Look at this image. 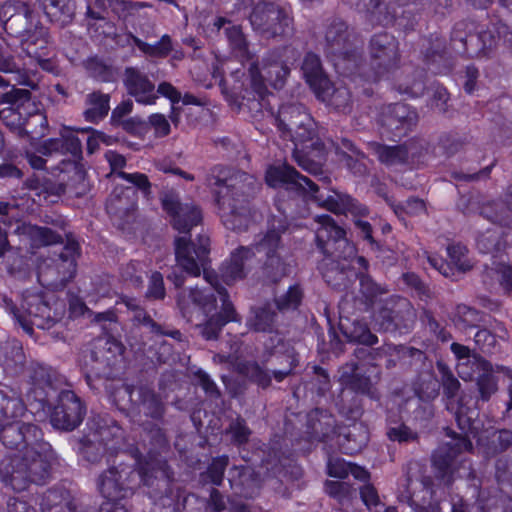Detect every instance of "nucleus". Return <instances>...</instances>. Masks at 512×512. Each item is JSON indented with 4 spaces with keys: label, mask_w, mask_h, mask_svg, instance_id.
<instances>
[{
    "label": "nucleus",
    "mask_w": 512,
    "mask_h": 512,
    "mask_svg": "<svg viewBox=\"0 0 512 512\" xmlns=\"http://www.w3.org/2000/svg\"><path fill=\"white\" fill-rule=\"evenodd\" d=\"M129 37L141 52L151 58H165L173 49L171 38L168 35H163L155 44L144 42L133 34H129Z\"/></svg>",
    "instance_id": "3c124183"
},
{
    "label": "nucleus",
    "mask_w": 512,
    "mask_h": 512,
    "mask_svg": "<svg viewBox=\"0 0 512 512\" xmlns=\"http://www.w3.org/2000/svg\"><path fill=\"white\" fill-rule=\"evenodd\" d=\"M317 98L326 102L329 106L333 107L338 112L344 114L350 113L352 110V97L351 92L347 87L340 86L334 88L331 81L323 93H315Z\"/></svg>",
    "instance_id": "ea45409f"
},
{
    "label": "nucleus",
    "mask_w": 512,
    "mask_h": 512,
    "mask_svg": "<svg viewBox=\"0 0 512 512\" xmlns=\"http://www.w3.org/2000/svg\"><path fill=\"white\" fill-rule=\"evenodd\" d=\"M129 398L132 412L144 416L145 420L162 421L167 405L163 397L148 384H123L117 391Z\"/></svg>",
    "instance_id": "ddd939ff"
},
{
    "label": "nucleus",
    "mask_w": 512,
    "mask_h": 512,
    "mask_svg": "<svg viewBox=\"0 0 512 512\" xmlns=\"http://www.w3.org/2000/svg\"><path fill=\"white\" fill-rule=\"evenodd\" d=\"M28 378L35 390L48 395L50 390H57L63 383L62 376L52 367L38 362H31L27 368Z\"/></svg>",
    "instance_id": "7c9ffc66"
},
{
    "label": "nucleus",
    "mask_w": 512,
    "mask_h": 512,
    "mask_svg": "<svg viewBox=\"0 0 512 512\" xmlns=\"http://www.w3.org/2000/svg\"><path fill=\"white\" fill-rule=\"evenodd\" d=\"M209 244L210 240L205 235L198 236V244L187 236L177 237L174 241L176 268L172 270L167 278L173 282L175 287L180 288L185 283L182 272L192 277H198L203 271L205 280L217 292L222 303L221 311L215 315L221 318L224 325L228 322H238L240 318L229 299L226 288L220 283L219 275L206 268L209 262Z\"/></svg>",
    "instance_id": "39448f33"
},
{
    "label": "nucleus",
    "mask_w": 512,
    "mask_h": 512,
    "mask_svg": "<svg viewBox=\"0 0 512 512\" xmlns=\"http://www.w3.org/2000/svg\"><path fill=\"white\" fill-rule=\"evenodd\" d=\"M325 41V50L328 56L334 53H343V50L353 43L348 26L340 19H334L329 24L325 34Z\"/></svg>",
    "instance_id": "72a5a7b5"
},
{
    "label": "nucleus",
    "mask_w": 512,
    "mask_h": 512,
    "mask_svg": "<svg viewBox=\"0 0 512 512\" xmlns=\"http://www.w3.org/2000/svg\"><path fill=\"white\" fill-rule=\"evenodd\" d=\"M423 62L436 74L447 73L452 68L446 40L438 34H431L421 44Z\"/></svg>",
    "instance_id": "393cba45"
},
{
    "label": "nucleus",
    "mask_w": 512,
    "mask_h": 512,
    "mask_svg": "<svg viewBox=\"0 0 512 512\" xmlns=\"http://www.w3.org/2000/svg\"><path fill=\"white\" fill-rule=\"evenodd\" d=\"M447 409L454 414L461 434L439 447L432 455V462L437 471V477L441 478L446 485H451L454 480L455 458L460 453L473 448L470 436L476 435L477 428L474 426L476 413L466 406L465 397H459L457 402L452 401L447 404Z\"/></svg>",
    "instance_id": "0eeeda50"
},
{
    "label": "nucleus",
    "mask_w": 512,
    "mask_h": 512,
    "mask_svg": "<svg viewBox=\"0 0 512 512\" xmlns=\"http://www.w3.org/2000/svg\"><path fill=\"white\" fill-rule=\"evenodd\" d=\"M370 66L375 81L383 74L398 66L400 60L399 43L396 38L388 33L375 34L369 45Z\"/></svg>",
    "instance_id": "a211bd4d"
},
{
    "label": "nucleus",
    "mask_w": 512,
    "mask_h": 512,
    "mask_svg": "<svg viewBox=\"0 0 512 512\" xmlns=\"http://www.w3.org/2000/svg\"><path fill=\"white\" fill-rule=\"evenodd\" d=\"M339 372L340 382L351 391L371 398L376 396L375 385L380 379L379 373H376L373 379L356 362L344 364Z\"/></svg>",
    "instance_id": "bb28decb"
},
{
    "label": "nucleus",
    "mask_w": 512,
    "mask_h": 512,
    "mask_svg": "<svg viewBox=\"0 0 512 512\" xmlns=\"http://www.w3.org/2000/svg\"><path fill=\"white\" fill-rule=\"evenodd\" d=\"M415 320V311L406 298L390 297L374 312V326L383 332L409 329Z\"/></svg>",
    "instance_id": "4468645a"
},
{
    "label": "nucleus",
    "mask_w": 512,
    "mask_h": 512,
    "mask_svg": "<svg viewBox=\"0 0 512 512\" xmlns=\"http://www.w3.org/2000/svg\"><path fill=\"white\" fill-rule=\"evenodd\" d=\"M86 406L71 390H62L50 414L51 425L58 430L73 431L83 421Z\"/></svg>",
    "instance_id": "dca6fc26"
},
{
    "label": "nucleus",
    "mask_w": 512,
    "mask_h": 512,
    "mask_svg": "<svg viewBox=\"0 0 512 512\" xmlns=\"http://www.w3.org/2000/svg\"><path fill=\"white\" fill-rule=\"evenodd\" d=\"M23 233L36 247L62 244L64 241L62 234L46 226L28 224L23 227Z\"/></svg>",
    "instance_id": "37998d69"
},
{
    "label": "nucleus",
    "mask_w": 512,
    "mask_h": 512,
    "mask_svg": "<svg viewBox=\"0 0 512 512\" xmlns=\"http://www.w3.org/2000/svg\"><path fill=\"white\" fill-rule=\"evenodd\" d=\"M301 71L307 84L314 91V93H323L329 85V78L323 69L320 57L313 53L308 52L302 62Z\"/></svg>",
    "instance_id": "2f4dec72"
},
{
    "label": "nucleus",
    "mask_w": 512,
    "mask_h": 512,
    "mask_svg": "<svg viewBox=\"0 0 512 512\" xmlns=\"http://www.w3.org/2000/svg\"><path fill=\"white\" fill-rule=\"evenodd\" d=\"M160 201L163 210L170 217L171 225L180 233L188 234L202 221L199 207L192 202L182 203L174 190H163L160 193Z\"/></svg>",
    "instance_id": "2eb2a0df"
},
{
    "label": "nucleus",
    "mask_w": 512,
    "mask_h": 512,
    "mask_svg": "<svg viewBox=\"0 0 512 512\" xmlns=\"http://www.w3.org/2000/svg\"><path fill=\"white\" fill-rule=\"evenodd\" d=\"M343 333L350 342H357L364 346H373L378 343V337L371 332L367 324L360 321L352 323L351 328H346Z\"/></svg>",
    "instance_id": "13d9d810"
},
{
    "label": "nucleus",
    "mask_w": 512,
    "mask_h": 512,
    "mask_svg": "<svg viewBox=\"0 0 512 512\" xmlns=\"http://www.w3.org/2000/svg\"><path fill=\"white\" fill-rule=\"evenodd\" d=\"M172 482L168 467L163 465L155 468L150 464L137 467L136 460L119 461L102 471L97 479V487L103 497L111 501H121L134 495L141 485L154 488L153 497L167 490Z\"/></svg>",
    "instance_id": "423d86ee"
},
{
    "label": "nucleus",
    "mask_w": 512,
    "mask_h": 512,
    "mask_svg": "<svg viewBox=\"0 0 512 512\" xmlns=\"http://www.w3.org/2000/svg\"><path fill=\"white\" fill-rule=\"evenodd\" d=\"M437 370L440 374V384L443 388V395L446 398V405L452 401L457 402L460 395L461 383L453 374L451 369L443 362H437Z\"/></svg>",
    "instance_id": "49530a36"
},
{
    "label": "nucleus",
    "mask_w": 512,
    "mask_h": 512,
    "mask_svg": "<svg viewBox=\"0 0 512 512\" xmlns=\"http://www.w3.org/2000/svg\"><path fill=\"white\" fill-rule=\"evenodd\" d=\"M225 35L232 50L237 56L249 59L248 43L240 26H228L225 28Z\"/></svg>",
    "instance_id": "0e129e2a"
},
{
    "label": "nucleus",
    "mask_w": 512,
    "mask_h": 512,
    "mask_svg": "<svg viewBox=\"0 0 512 512\" xmlns=\"http://www.w3.org/2000/svg\"><path fill=\"white\" fill-rule=\"evenodd\" d=\"M87 104L90 106L85 112L86 120L97 122L105 118L110 110L109 102L110 95L104 94L101 91H94L87 95Z\"/></svg>",
    "instance_id": "de8ad7c7"
},
{
    "label": "nucleus",
    "mask_w": 512,
    "mask_h": 512,
    "mask_svg": "<svg viewBox=\"0 0 512 512\" xmlns=\"http://www.w3.org/2000/svg\"><path fill=\"white\" fill-rule=\"evenodd\" d=\"M512 444V430L503 429L491 437V440L486 448L488 456H495L499 453L506 451Z\"/></svg>",
    "instance_id": "774afa93"
},
{
    "label": "nucleus",
    "mask_w": 512,
    "mask_h": 512,
    "mask_svg": "<svg viewBox=\"0 0 512 512\" xmlns=\"http://www.w3.org/2000/svg\"><path fill=\"white\" fill-rule=\"evenodd\" d=\"M0 21L7 34L20 39L22 49L29 57H40L38 50L48 44L49 33L27 3H4L0 7Z\"/></svg>",
    "instance_id": "6e6552de"
},
{
    "label": "nucleus",
    "mask_w": 512,
    "mask_h": 512,
    "mask_svg": "<svg viewBox=\"0 0 512 512\" xmlns=\"http://www.w3.org/2000/svg\"><path fill=\"white\" fill-rule=\"evenodd\" d=\"M330 57L339 73L345 76L358 75L367 81H375L371 66L365 64L361 49L354 43L347 46L343 53H334Z\"/></svg>",
    "instance_id": "4be33fe9"
},
{
    "label": "nucleus",
    "mask_w": 512,
    "mask_h": 512,
    "mask_svg": "<svg viewBox=\"0 0 512 512\" xmlns=\"http://www.w3.org/2000/svg\"><path fill=\"white\" fill-rule=\"evenodd\" d=\"M24 410L21 400L17 397H8L3 391H0V429L7 425L12 418L19 416Z\"/></svg>",
    "instance_id": "6e6d98bb"
},
{
    "label": "nucleus",
    "mask_w": 512,
    "mask_h": 512,
    "mask_svg": "<svg viewBox=\"0 0 512 512\" xmlns=\"http://www.w3.org/2000/svg\"><path fill=\"white\" fill-rule=\"evenodd\" d=\"M119 448V441L112 429L101 426L81 439L80 452L91 464H99L104 458L109 463V457L114 456Z\"/></svg>",
    "instance_id": "6ab92c4d"
},
{
    "label": "nucleus",
    "mask_w": 512,
    "mask_h": 512,
    "mask_svg": "<svg viewBox=\"0 0 512 512\" xmlns=\"http://www.w3.org/2000/svg\"><path fill=\"white\" fill-rule=\"evenodd\" d=\"M212 288H190L188 293H183L178 297V306L184 318L191 321L193 310L191 305L198 307L204 313H210L215 310L217 300Z\"/></svg>",
    "instance_id": "c756f323"
},
{
    "label": "nucleus",
    "mask_w": 512,
    "mask_h": 512,
    "mask_svg": "<svg viewBox=\"0 0 512 512\" xmlns=\"http://www.w3.org/2000/svg\"><path fill=\"white\" fill-rule=\"evenodd\" d=\"M251 313L252 315L247 321L251 330L263 333H272L275 330L276 313L270 305L252 308Z\"/></svg>",
    "instance_id": "c03bdc74"
},
{
    "label": "nucleus",
    "mask_w": 512,
    "mask_h": 512,
    "mask_svg": "<svg viewBox=\"0 0 512 512\" xmlns=\"http://www.w3.org/2000/svg\"><path fill=\"white\" fill-rule=\"evenodd\" d=\"M481 216L493 224L504 227L512 225V212L508 209V203L504 196L502 200H488L485 198Z\"/></svg>",
    "instance_id": "a19ab883"
},
{
    "label": "nucleus",
    "mask_w": 512,
    "mask_h": 512,
    "mask_svg": "<svg viewBox=\"0 0 512 512\" xmlns=\"http://www.w3.org/2000/svg\"><path fill=\"white\" fill-rule=\"evenodd\" d=\"M227 480L234 496L251 499L259 494L261 477L250 466H232L228 471Z\"/></svg>",
    "instance_id": "b1692460"
},
{
    "label": "nucleus",
    "mask_w": 512,
    "mask_h": 512,
    "mask_svg": "<svg viewBox=\"0 0 512 512\" xmlns=\"http://www.w3.org/2000/svg\"><path fill=\"white\" fill-rule=\"evenodd\" d=\"M46 512H78V506L74 500H62L61 494L57 491H48L42 502Z\"/></svg>",
    "instance_id": "bf43d9fd"
},
{
    "label": "nucleus",
    "mask_w": 512,
    "mask_h": 512,
    "mask_svg": "<svg viewBox=\"0 0 512 512\" xmlns=\"http://www.w3.org/2000/svg\"><path fill=\"white\" fill-rule=\"evenodd\" d=\"M256 253L254 243L237 248L231 253L230 260L222 265L221 280L227 285H232L236 281L244 279L251 269Z\"/></svg>",
    "instance_id": "5701e85b"
},
{
    "label": "nucleus",
    "mask_w": 512,
    "mask_h": 512,
    "mask_svg": "<svg viewBox=\"0 0 512 512\" xmlns=\"http://www.w3.org/2000/svg\"><path fill=\"white\" fill-rule=\"evenodd\" d=\"M123 352V346L114 340H106L103 345L97 346L90 356V372L95 377H109L112 372V366L115 364L117 356Z\"/></svg>",
    "instance_id": "c85d7f7f"
},
{
    "label": "nucleus",
    "mask_w": 512,
    "mask_h": 512,
    "mask_svg": "<svg viewBox=\"0 0 512 512\" xmlns=\"http://www.w3.org/2000/svg\"><path fill=\"white\" fill-rule=\"evenodd\" d=\"M418 122L417 112L408 104L394 103L382 108L379 123L389 137L406 136Z\"/></svg>",
    "instance_id": "aec40b11"
},
{
    "label": "nucleus",
    "mask_w": 512,
    "mask_h": 512,
    "mask_svg": "<svg viewBox=\"0 0 512 512\" xmlns=\"http://www.w3.org/2000/svg\"><path fill=\"white\" fill-rule=\"evenodd\" d=\"M476 23L470 20L457 22L451 32L453 49L468 57H484L480 38L476 33Z\"/></svg>",
    "instance_id": "a878e982"
},
{
    "label": "nucleus",
    "mask_w": 512,
    "mask_h": 512,
    "mask_svg": "<svg viewBox=\"0 0 512 512\" xmlns=\"http://www.w3.org/2000/svg\"><path fill=\"white\" fill-rule=\"evenodd\" d=\"M307 424L313 437L321 441L337 435L339 431L334 417L326 410L315 409L310 412Z\"/></svg>",
    "instance_id": "f704fd0d"
},
{
    "label": "nucleus",
    "mask_w": 512,
    "mask_h": 512,
    "mask_svg": "<svg viewBox=\"0 0 512 512\" xmlns=\"http://www.w3.org/2000/svg\"><path fill=\"white\" fill-rule=\"evenodd\" d=\"M277 127L283 139L295 144L292 153L294 161L308 173L318 177V183L301 175L293 166L282 164L271 166L266 171V182L271 187L291 184L309 195L320 207L335 214L350 212L356 216L368 214V208L352 196L335 190L324 195L321 189H328L331 178L323 174L322 163L325 160V144L318 135L317 123L299 103L280 107L276 117Z\"/></svg>",
    "instance_id": "f257e3e1"
},
{
    "label": "nucleus",
    "mask_w": 512,
    "mask_h": 512,
    "mask_svg": "<svg viewBox=\"0 0 512 512\" xmlns=\"http://www.w3.org/2000/svg\"><path fill=\"white\" fill-rule=\"evenodd\" d=\"M480 512H512V498L499 491L481 498L478 506Z\"/></svg>",
    "instance_id": "4d7b16f0"
},
{
    "label": "nucleus",
    "mask_w": 512,
    "mask_h": 512,
    "mask_svg": "<svg viewBox=\"0 0 512 512\" xmlns=\"http://www.w3.org/2000/svg\"><path fill=\"white\" fill-rule=\"evenodd\" d=\"M286 230L285 220L272 217L268 222L267 231L259 234L254 241L257 253L265 255L258 275L264 283L277 284L290 274V264L280 255V250L283 248L281 236Z\"/></svg>",
    "instance_id": "1a4fd4ad"
},
{
    "label": "nucleus",
    "mask_w": 512,
    "mask_h": 512,
    "mask_svg": "<svg viewBox=\"0 0 512 512\" xmlns=\"http://www.w3.org/2000/svg\"><path fill=\"white\" fill-rule=\"evenodd\" d=\"M273 361L275 365L271 367V373L277 383H281L287 377L294 374V370L298 365V359L293 348H287L285 352L279 353L278 350L274 351Z\"/></svg>",
    "instance_id": "79ce46f5"
},
{
    "label": "nucleus",
    "mask_w": 512,
    "mask_h": 512,
    "mask_svg": "<svg viewBox=\"0 0 512 512\" xmlns=\"http://www.w3.org/2000/svg\"><path fill=\"white\" fill-rule=\"evenodd\" d=\"M476 365L483 369V373L478 376L476 382L480 399L482 401H488L498 390L497 379L492 373V365L489 362L479 360Z\"/></svg>",
    "instance_id": "09e8293b"
},
{
    "label": "nucleus",
    "mask_w": 512,
    "mask_h": 512,
    "mask_svg": "<svg viewBox=\"0 0 512 512\" xmlns=\"http://www.w3.org/2000/svg\"><path fill=\"white\" fill-rule=\"evenodd\" d=\"M453 321L461 330L478 328L483 322V315L478 310L470 306L459 304L456 307Z\"/></svg>",
    "instance_id": "864d4df0"
},
{
    "label": "nucleus",
    "mask_w": 512,
    "mask_h": 512,
    "mask_svg": "<svg viewBox=\"0 0 512 512\" xmlns=\"http://www.w3.org/2000/svg\"><path fill=\"white\" fill-rule=\"evenodd\" d=\"M368 270L357 271L355 279L359 280L361 302L364 305L363 310L368 312L373 308L375 300L378 296L387 293V289L376 283L367 273Z\"/></svg>",
    "instance_id": "58836bf2"
},
{
    "label": "nucleus",
    "mask_w": 512,
    "mask_h": 512,
    "mask_svg": "<svg viewBox=\"0 0 512 512\" xmlns=\"http://www.w3.org/2000/svg\"><path fill=\"white\" fill-rule=\"evenodd\" d=\"M223 224L233 231H245L250 223V198L258 183L247 173L216 165L207 175Z\"/></svg>",
    "instance_id": "20e7f679"
},
{
    "label": "nucleus",
    "mask_w": 512,
    "mask_h": 512,
    "mask_svg": "<svg viewBox=\"0 0 512 512\" xmlns=\"http://www.w3.org/2000/svg\"><path fill=\"white\" fill-rule=\"evenodd\" d=\"M106 209L119 221L118 226L125 229V226L135 219V192L131 188H121L119 192L118 189H115L108 199Z\"/></svg>",
    "instance_id": "cd10ccee"
},
{
    "label": "nucleus",
    "mask_w": 512,
    "mask_h": 512,
    "mask_svg": "<svg viewBox=\"0 0 512 512\" xmlns=\"http://www.w3.org/2000/svg\"><path fill=\"white\" fill-rule=\"evenodd\" d=\"M355 4L360 11L368 14L372 23L379 25L387 23L386 7L381 0H358Z\"/></svg>",
    "instance_id": "e2e57ef3"
},
{
    "label": "nucleus",
    "mask_w": 512,
    "mask_h": 512,
    "mask_svg": "<svg viewBox=\"0 0 512 512\" xmlns=\"http://www.w3.org/2000/svg\"><path fill=\"white\" fill-rule=\"evenodd\" d=\"M84 67L89 75L101 82L115 80L116 71L112 65L99 57H90L84 62Z\"/></svg>",
    "instance_id": "5fc2aeb1"
},
{
    "label": "nucleus",
    "mask_w": 512,
    "mask_h": 512,
    "mask_svg": "<svg viewBox=\"0 0 512 512\" xmlns=\"http://www.w3.org/2000/svg\"><path fill=\"white\" fill-rule=\"evenodd\" d=\"M249 20L253 29L266 39L284 40L294 33L293 18L285 8L274 3H258Z\"/></svg>",
    "instance_id": "f8f14e48"
},
{
    "label": "nucleus",
    "mask_w": 512,
    "mask_h": 512,
    "mask_svg": "<svg viewBox=\"0 0 512 512\" xmlns=\"http://www.w3.org/2000/svg\"><path fill=\"white\" fill-rule=\"evenodd\" d=\"M46 16L51 22L61 27L69 24L75 15V2L73 0H38Z\"/></svg>",
    "instance_id": "c9c22d12"
},
{
    "label": "nucleus",
    "mask_w": 512,
    "mask_h": 512,
    "mask_svg": "<svg viewBox=\"0 0 512 512\" xmlns=\"http://www.w3.org/2000/svg\"><path fill=\"white\" fill-rule=\"evenodd\" d=\"M165 418L162 421L144 420L141 427L144 433L149 437L151 444L156 448H162L167 445L168 439L166 430L163 428Z\"/></svg>",
    "instance_id": "052dcab7"
},
{
    "label": "nucleus",
    "mask_w": 512,
    "mask_h": 512,
    "mask_svg": "<svg viewBox=\"0 0 512 512\" xmlns=\"http://www.w3.org/2000/svg\"><path fill=\"white\" fill-rule=\"evenodd\" d=\"M320 226L316 230L317 248L326 256L321 264L325 282L334 289L346 290L355 280L356 270L353 263L368 270V260L357 255L355 245L348 241L346 232L329 215L318 217Z\"/></svg>",
    "instance_id": "7ed1b4c3"
},
{
    "label": "nucleus",
    "mask_w": 512,
    "mask_h": 512,
    "mask_svg": "<svg viewBox=\"0 0 512 512\" xmlns=\"http://www.w3.org/2000/svg\"><path fill=\"white\" fill-rule=\"evenodd\" d=\"M228 464L229 457L227 455L213 458L207 469L199 474V485L206 486L212 484L214 486H221Z\"/></svg>",
    "instance_id": "a18cd8bd"
},
{
    "label": "nucleus",
    "mask_w": 512,
    "mask_h": 512,
    "mask_svg": "<svg viewBox=\"0 0 512 512\" xmlns=\"http://www.w3.org/2000/svg\"><path fill=\"white\" fill-rule=\"evenodd\" d=\"M0 71L12 74L13 81L16 82V84H24V86L30 87L31 89L36 88V84L29 78L27 73L16 64L9 50V46L4 39H0Z\"/></svg>",
    "instance_id": "4c0bfd02"
},
{
    "label": "nucleus",
    "mask_w": 512,
    "mask_h": 512,
    "mask_svg": "<svg viewBox=\"0 0 512 512\" xmlns=\"http://www.w3.org/2000/svg\"><path fill=\"white\" fill-rule=\"evenodd\" d=\"M22 310L24 314L21 318V327L29 335L34 332L33 326L40 329H50L63 316L62 309L55 308L53 310L39 295L24 297Z\"/></svg>",
    "instance_id": "f3484780"
},
{
    "label": "nucleus",
    "mask_w": 512,
    "mask_h": 512,
    "mask_svg": "<svg viewBox=\"0 0 512 512\" xmlns=\"http://www.w3.org/2000/svg\"><path fill=\"white\" fill-rule=\"evenodd\" d=\"M477 247L482 253L495 255L503 249L504 244L500 240L498 232L494 230H487L486 233L478 235Z\"/></svg>",
    "instance_id": "338daca9"
},
{
    "label": "nucleus",
    "mask_w": 512,
    "mask_h": 512,
    "mask_svg": "<svg viewBox=\"0 0 512 512\" xmlns=\"http://www.w3.org/2000/svg\"><path fill=\"white\" fill-rule=\"evenodd\" d=\"M54 225L65 231V222L56 221ZM67 242L58 255L43 260L38 266V279L43 285L57 286L70 281L76 273V257L78 255L79 244L74 239H70L68 234Z\"/></svg>",
    "instance_id": "9b49d317"
},
{
    "label": "nucleus",
    "mask_w": 512,
    "mask_h": 512,
    "mask_svg": "<svg viewBox=\"0 0 512 512\" xmlns=\"http://www.w3.org/2000/svg\"><path fill=\"white\" fill-rule=\"evenodd\" d=\"M368 441L367 431L362 425L339 427L337 443L344 454L353 455L361 451Z\"/></svg>",
    "instance_id": "473e14b6"
},
{
    "label": "nucleus",
    "mask_w": 512,
    "mask_h": 512,
    "mask_svg": "<svg viewBox=\"0 0 512 512\" xmlns=\"http://www.w3.org/2000/svg\"><path fill=\"white\" fill-rule=\"evenodd\" d=\"M0 442L6 449L22 453L0 461V480L6 487L22 492L32 484L49 481L55 452L37 424L10 422L0 429Z\"/></svg>",
    "instance_id": "f03ea898"
},
{
    "label": "nucleus",
    "mask_w": 512,
    "mask_h": 512,
    "mask_svg": "<svg viewBox=\"0 0 512 512\" xmlns=\"http://www.w3.org/2000/svg\"><path fill=\"white\" fill-rule=\"evenodd\" d=\"M302 297L303 292L299 285H293L284 294L275 298V304L280 312L295 310L300 305Z\"/></svg>",
    "instance_id": "69168bd1"
},
{
    "label": "nucleus",
    "mask_w": 512,
    "mask_h": 512,
    "mask_svg": "<svg viewBox=\"0 0 512 512\" xmlns=\"http://www.w3.org/2000/svg\"><path fill=\"white\" fill-rule=\"evenodd\" d=\"M226 434L231 436L233 445L240 447L249 442L252 430L248 427L246 420L238 416L230 422Z\"/></svg>",
    "instance_id": "680f3d73"
},
{
    "label": "nucleus",
    "mask_w": 512,
    "mask_h": 512,
    "mask_svg": "<svg viewBox=\"0 0 512 512\" xmlns=\"http://www.w3.org/2000/svg\"><path fill=\"white\" fill-rule=\"evenodd\" d=\"M236 371L263 390L272 386V379L274 378L271 368L264 367L256 361L239 362Z\"/></svg>",
    "instance_id": "e433bc0d"
},
{
    "label": "nucleus",
    "mask_w": 512,
    "mask_h": 512,
    "mask_svg": "<svg viewBox=\"0 0 512 512\" xmlns=\"http://www.w3.org/2000/svg\"><path fill=\"white\" fill-rule=\"evenodd\" d=\"M288 55H291L295 61L300 56V52L292 46H285L269 51L263 57L260 65L258 63L250 65L251 86L259 98L252 102L254 108L261 106L260 100L264 98L267 84L275 89L284 87L290 75V67L283 57Z\"/></svg>",
    "instance_id": "9d476101"
},
{
    "label": "nucleus",
    "mask_w": 512,
    "mask_h": 512,
    "mask_svg": "<svg viewBox=\"0 0 512 512\" xmlns=\"http://www.w3.org/2000/svg\"><path fill=\"white\" fill-rule=\"evenodd\" d=\"M122 83L126 93L139 104L154 105L158 100L155 83L139 67H125Z\"/></svg>",
    "instance_id": "412c9836"
},
{
    "label": "nucleus",
    "mask_w": 512,
    "mask_h": 512,
    "mask_svg": "<svg viewBox=\"0 0 512 512\" xmlns=\"http://www.w3.org/2000/svg\"><path fill=\"white\" fill-rule=\"evenodd\" d=\"M26 355L23 347L18 344H12L5 352L3 368L11 376H19L25 370Z\"/></svg>",
    "instance_id": "8fccbe9b"
},
{
    "label": "nucleus",
    "mask_w": 512,
    "mask_h": 512,
    "mask_svg": "<svg viewBox=\"0 0 512 512\" xmlns=\"http://www.w3.org/2000/svg\"><path fill=\"white\" fill-rule=\"evenodd\" d=\"M371 147L378 157V160L385 165H399L407 162L405 157V148L402 144L395 146L382 145L380 143H372Z\"/></svg>",
    "instance_id": "603ef678"
}]
</instances>
